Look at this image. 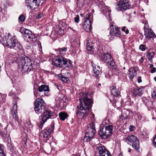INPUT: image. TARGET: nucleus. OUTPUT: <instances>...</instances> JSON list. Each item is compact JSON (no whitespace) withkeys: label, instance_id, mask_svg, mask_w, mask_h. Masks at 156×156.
<instances>
[{"label":"nucleus","instance_id":"774afa93","mask_svg":"<svg viewBox=\"0 0 156 156\" xmlns=\"http://www.w3.org/2000/svg\"><path fill=\"white\" fill-rule=\"evenodd\" d=\"M17 98H18V97H16L15 98V100H16V99H17Z\"/></svg>","mask_w":156,"mask_h":156},{"label":"nucleus","instance_id":"052dcab7","mask_svg":"<svg viewBox=\"0 0 156 156\" xmlns=\"http://www.w3.org/2000/svg\"><path fill=\"white\" fill-rule=\"evenodd\" d=\"M2 99V96L1 94L0 93V101H1Z\"/></svg>","mask_w":156,"mask_h":156},{"label":"nucleus","instance_id":"37998d69","mask_svg":"<svg viewBox=\"0 0 156 156\" xmlns=\"http://www.w3.org/2000/svg\"><path fill=\"white\" fill-rule=\"evenodd\" d=\"M142 23L144 24V29H146L147 28V27L148 26V25L147 24V20H143L142 21Z\"/></svg>","mask_w":156,"mask_h":156},{"label":"nucleus","instance_id":"6e6552de","mask_svg":"<svg viewBox=\"0 0 156 156\" xmlns=\"http://www.w3.org/2000/svg\"><path fill=\"white\" fill-rule=\"evenodd\" d=\"M125 140L128 144H132V146L136 150L139 149V141L137 137H126Z\"/></svg>","mask_w":156,"mask_h":156},{"label":"nucleus","instance_id":"a878e982","mask_svg":"<svg viewBox=\"0 0 156 156\" xmlns=\"http://www.w3.org/2000/svg\"><path fill=\"white\" fill-rule=\"evenodd\" d=\"M154 55V52L149 51L148 52L147 56L148 57V60L151 63L152 62V59L153 58Z\"/></svg>","mask_w":156,"mask_h":156},{"label":"nucleus","instance_id":"f03ea898","mask_svg":"<svg viewBox=\"0 0 156 156\" xmlns=\"http://www.w3.org/2000/svg\"><path fill=\"white\" fill-rule=\"evenodd\" d=\"M13 62L18 64L19 67L22 68V73L32 75L35 71V66L33 65L31 60L23 55H19L16 60H13Z\"/></svg>","mask_w":156,"mask_h":156},{"label":"nucleus","instance_id":"6ab92c4d","mask_svg":"<svg viewBox=\"0 0 156 156\" xmlns=\"http://www.w3.org/2000/svg\"><path fill=\"white\" fill-rule=\"evenodd\" d=\"M54 129V124L53 123L51 122L50 127L48 129H46L44 131L43 133V136H50V134L53 132Z\"/></svg>","mask_w":156,"mask_h":156},{"label":"nucleus","instance_id":"a211bd4d","mask_svg":"<svg viewBox=\"0 0 156 156\" xmlns=\"http://www.w3.org/2000/svg\"><path fill=\"white\" fill-rule=\"evenodd\" d=\"M54 129V124L53 123L51 122L50 127L48 129H46L44 131L43 133V136H50V134L53 132Z\"/></svg>","mask_w":156,"mask_h":156},{"label":"nucleus","instance_id":"6e6d98bb","mask_svg":"<svg viewBox=\"0 0 156 156\" xmlns=\"http://www.w3.org/2000/svg\"><path fill=\"white\" fill-rule=\"evenodd\" d=\"M59 102V105H57L56 106H60L61 105V102H62V100L60 101H58V102Z\"/></svg>","mask_w":156,"mask_h":156},{"label":"nucleus","instance_id":"4d7b16f0","mask_svg":"<svg viewBox=\"0 0 156 156\" xmlns=\"http://www.w3.org/2000/svg\"><path fill=\"white\" fill-rule=\"evenodd\" d=\"M90 115H91V118H94V115L92 112L91 113Z\"/></svg>","mask_w":156,"mask_h":156},{"label":"nucleus","instance_id":"9d476101","mask_svg":"<svg viewBox=\"0 0 156 156\" xmlns=\"http://www.w3.org/2000/svg\"><path fill=\"white\" fill-rule=\"evenodd\" d=\"M101 59L108 66L114 65V61L110 54L108 53L103 54L101 56Z\"/></svg>","mask_w":156,"mask_h":156},{"label":"nucleus","instance_id":"7ed1b4c3","mask_svg":"<svg viewBox=\"0 0 156 156\" xmlns=\"http://www.w3.org/2000/svg\"><path fill=\"white\" fill-rule=\"evenodd\" d=\"M52 64L60 68H62L63 66L70 67L71 66L72 62L62 56H56L53 59Z\"/></svg>","mask_w":156,"mask_h":156},{"label":"nucleus","instance_id":"bf43d9fd","mask_svg":"<svg viewBox=\"0 0 156 156\" xmlns=\"http://www.w3.org/2000/svg\"><path fill=\"white\" fill-rule=\"evenodd\" d=\"M108 17L109 18V20H111V17H110V13L109 12H108Z\"/></svg>","mask_w":156,"mask_h":156},{"label":"nucleus","instance_id":"f704fd0d","mask_svg":"<svg viewBox=\"0 0 156 156\" xmlns=\"http://www.w3.org/2000/svg\"><path fill=\"white\" fill-rule=\"evenodd\" d=\"M142 99L143 101L146 104L149 101V98L143 97L142 98Z\"/></svg>","mask_w":156,"mask_h":156},{"label":"nucleus","instance_id":"412c9836","mask_svg":"<svg viewBox=\"0 0 156 156\" xmlns=\"http://www.w3.org/2000/svg\"><path fill=\"white\" fill-rule=\"evenodd\" d=\"M128 76L130 79H132L136 74V72L133 68H131L129 71Z\"/></svg>","mask_w":156,"mask_h":156},{"label":"nucleus","instance_id":"603ef678","mask_svg":"<svg viewBox=\"0 0 156 156\" xmlns=\"http://www.w3.org/2000/svg\"><path fill=\"white\" fill-rule=\"evenodd\" d=\"M156 71V68L155 67H153L152 68L151 70V72L152 73H154Z\"/></svg>","mask_w":156,"mask_h":156},{"label":"nucleus","instance_id":"b1692460","mask_svg":"<svg viewBox=\"0 0 156 156\" xmlns=\"http://www.w3.org/2000/svg\"><path fill=\"white\" fill-rule=\"evenodd\" d=\"M112 94L115 97H118L120 95V91L115 87H113L112 90Z\"/></svg>","mask_w":156,"mask_h":156},{"label":"nucleus","instance_id":"423d86ee","mask_svg":"<svg viewBox=\"0 0 156 156\" xmlns=\"http://www.w3.org/2000/svg\"><path fill=\"white\" fill-rule=\"evenodd\" d=\"M110 34L108 36V37L110 40H113L114 37H120V31L118 27H116L113 24H111L110 26Z\"/></svg>","mask_w":156,"mask_h":156},{"label":"nucleus","instance_id":"de8ad7c7","mask_svg":"<svg viewBox=\"0 0 156 156\" xmlns=\"http://www.w3.org/2000/svg\"><path fill=\"white\" fill-rule=\"evenodd\" d=\"M26 29H24L23 28H20V31L22 34L23 35L24 34V31L27 30Z\"/></svg>","mask_w":156,"mask_h":156},{"label":"nucleus","instance_id":"2f4dec72","mask_svg":"<svg viewBox=\"0 0 156 156\" xmlns=\"http://www.w3.org/2000/svg\"><path fill=\"white\" fill-rule=\"evenodd\" d=\"M13 103L14 105L12 109V112H17V103L16 101H13Z\"/></svg>","mask_w":156,"mask_h":156},{"label":"nucleus","instance_id":"c85d7f7f","mask_svg":"<svg viewBox=\"0 0 156 156\" xmlns=\"http://www.w3.org/2000/svg\"><path fill=\"white\" fill-rule=\"evenodd\" d=\"M110 66V67H111V68L112 69L113 71L115 72L116 73H115L117 74V73H119V69L115 65V62H114V65H111Z\"/></svg>","mask_w":156,"mask_h":156},{"label":"nucleus","instance_id":"20e7f679","mask_svg":"<svg viewBox=\"0 0 156 156\" xmlns=\"http://www.w3.org/2000/svg\"><path fill=\"white\" fill-rule=\"evenodd\" d=\"M45 102L42 98H37L35 102L34 110L36 113L38 115L42 114L45 110Z\"/></svg>","mask_w":156,"mask_h":156},{"label":"nucleus","instance_id":"49530a36","mask_svg":"<svg viewBox=\"0 0 156 156\" xmlns=\"http://www.w3.org/2000/svg\"><path fill=\"white\" fill-rule=\"evenodd\" d=\"M74 21L75 23H78L79 21V15H77L74 18Z\"/></svg>","mask_w":156,"mask_h":156},{"label":"nucleus","instance_id":"8fccbe9b","mask_svg":"<svg viewBox=\"0 0 156 156\" xmlns=\"http://www.w3.org/2000/svg\"><path fill=\"white\" fill-rule=\"evenodd\" d=\"M44 123H43V122L41 120V121L40 123V124H38V126L40 128H41L43 127V124Z\"/></svg>","mask_w":156,"mask_h":156},{"label":"nucleus","instance_id":"4be33fe9","mask_svg":"<svg viewBox=\"0 0 156 156\" xmlns=\"http://www.w3.org/2000/svg\"><path fill=\"white\" fill-rule=\"evenodd\" d=\"M67 50V48L63 47L62 48H59L57 50L58 53L59 54V56H62L63 57L64 55H66V51Z\"/></svg>","mask_w":156,"mask_h":156},{"label":"nucleus","instance_id":"a18cd8bd","mask_svg":"<svg viewBox=\"0 0 156 156\" xmlns=\"http://www.w3.org/2000/svg\"><path fill=\"white\" fill-rule=\"evenodd\" d=\"M151 96L152 97L156 98V89H154L151 92Z\"/></svg>","mask_w":156,"mask_h":156},{"label":"nucleus","instance_id":"1a4fd4ad","mask_svg":"<svg viewBox=\"0 0 156 156\" xmlns=\"http://www.w3.org/2000/svg\"><path fill=\"white\" fill-rule=\"evenodd\" d=\"M54 113L51 110L45 109L41 114V118L43 123H45L49 119L51 118L54 115Z\"/></svg>","mask_w":156,"mask_h":156},{"label":"nucleus","instance_id":"69168bd1","mask_svg":"<svg viewBox=\"0 0 156 156\" xmlns=\"http://www.w3.org/2000/svg\"><path fill=\"white\" fill-rule=\"evenodd\" d=\"M154 80L156 81V77H154Z\"/></svg>","mask_w":156,"mask_h":156},{"label":"nucleus","instance_id":"79ce46f5","mask_svg":"<svg viewBox=\"0 0 156 156\" xmlns=\"http://www.w3.org/2000/svg\"><path fill=\"white\" fill-rule=\"evenodd\" d=\"M139 48L141 50L143 51H144L146 49V46L142 44L140 45Z\"/></svg>","mask_w":156,"mask_h":156},{"label":"nucleus","instance_id":"0e129e2a","mask_svg":"<svg viewBox=\"0 0 156 156\" xmlns=\"http://www.w3.org/2000/svg\"><path fill=\"white\" fill-rule=\"evenodd\" d=\"M119 156H123L122 154H120L119 155Z\"/></svg>","mask_w":156,"mask_h":156},{"label":"nucleus","instance_id":"f257e3e1","mask_svg":"<svg viewBox=\"0 0 156 156\" xmlns=\"http://www.w3.org/2000/svg\"><path fill=\"white\" fill-rule=\"evenodd\" d=\"M90 96L88 94L85 93L83 97L79 99L80 104L77 106L76 115L80 119L86 118L87 113L92 106L93 101L92 99L89 98Z\"/></svg>","mask_w":156,"mask_h":156},{"label":"nucleus","instance_id":"9b49d317","mask_svg":"<svg viewBox=\"0 0 156 156\" xmlns=\"http://www.w3.org/2000/svg\"><path fill=\"white\" fill-rule=\"evenodd\" d=\"M90 15L88 14L87 15L83 25V29L87 32L90 31L92 28L91 21L89 19Z\"/></svg>","mask_w":156,"mask_h":156},{"label":"nucleus","instance_id":"39448f33","mask_svg":"<svg viewBox=\"0 0 156 156\" xmlns=\"http://www.w3.org/2000/svg\"><path fill=\"white\" fill-rule=\"evenodd\" d=\"M130 6L128 0H121L116 3V9L118 11L125 12L129 9Z\"/></svg>","mask_w":156,"mask_h":156},{"label":"nucleus","instance_id":"0eeeda50","mask_svg":"<svg viewBox=\"0 0 156 156\" xmlns=\"http://www.w3.org/2000/svg\"><path fill=\"white\" fill-rule=\"evenodd\" d=\"M113 126L112 125L106 126L105 129L103 128L99 131L98 134L100 136H112L113 134Z\"/></svg>","mask_w":156,"mask_h":156},{"label":"nucleus","instance_id":"c756f323","mask_svg":"<svg viewBox=\"0 0 156 156\" xmlns=\"http://www.w3.org/2000/svg\"><path fill=\"white\" fill-rule=\"evenodd\" d=\"M10 124L12 127L14 128L18 126L19 125L18 120L12 121V122H10Z\"/></svg>","mask_w":156,"mask_h":156},{"label":"nucleus","instance_id":"473e14b6","mask_svg":"<svg viewBox=\"0 0 156 156\" xmlns=\"http://www.w3.org/2000/svg\"><path fill=\"white\" fill-rule=\"evenodd\" d=\"M90 132L89 133L86 132L85 133V135L84 136H94L95 135V131L90 130Z\"/></svg>","mask_w":156,"mask_h":156},{"label":"nucleus","instance_id":"2eb2a0df","mask_svg":"<svg viewBox=\"0 0 156 156\" xmlns=\"http://www.w3.org/2000/svg\"><path fill=\"white\" fill-rule=\"evenodd\" d=\"M144 35L146 38L150 39L153 37H156L154 33L151 29L147 28L144 29Z\"/></svg>","mask_w":156,"mask_h":156},{"label":"nucleus","instance_id":"bb28decb","mask_svg":"<svg viewBox=\"0 0 156 156\" xmlns=\"http://www.w3.org/2000/svg\"><path fill=\"white\" fill-rule=\"evenodd\" d=\"M122 114L121 116V118L122 119H128L129 116L128 115V112L126 111L125 112L124 111H122Z\"/></svg>","mask_w":156,"mask_h":156},{"label":"nucleus","instance_id":"338daca9","mask_svg":"<svg viewBox=\"0 0 156 156\" xmlns=\"http://www.w3.org/2000/svg\"><path fill=\"white\" fill-rule=\"evenodd\" d=\"M55 86L57 87L58 88V90H59V88H58V86H57L55 84Z\"/></svg>","mask_w":156,"mask_h":156},{"label":"nucleus","instance_id":"4468645a","mask_svg":"<svg viewBox=\"0 0 156 156\" xmlns=\"http://www.w3.org/2000/svg\"><path fill=\"white\" fill-rule=\"evenodd\" d=\"M38 90L40 93L39 95L40 96H44L45 95V92L49 91V89L48 86L42 85L39 87L38 88Z\"/></svg>","mask_w":156,"mask_h":156},{"label":"nucleus","instance_id":"c03bdc74","mask_svg":"<svg viewBox=\"0 0 156 156\" xmlns=\"http://www.w3.org/2000/svg\"><path fill=\"white\" fill-rule=\"evenodd\" d=\"M0 156H5L3 150L2 148L1 144H0Z\"/></svg>","mask_w":156,"mask_h":156},{"label":"nucleus","instance_id":"09e8293b","mask_svg":"<svg viewBox=\"0 0 156 156\" xmlns=\"http://www.w3.org/2000/svg\"><path fill=\"white\" fill-rule=\"evenodd\" d=\"M43 16V14L42 13H40L37 16L36 18L38 19H41Z\"/></svg>","mask_w":156,"mask_h":156},{"label":"nucleus","instance_id":"5701e85b","mask_svg":"<svg viewBox=\"0 0 156 156\" xmlns=\"http://www.w3.org/2000/svg\"><path fill=\"white\" fill-rule=\"evenodd\" d=\"M59 116L60 120L62 121H64L67 118L68 115L66 113L63 112H60L58 114Z\"/></svg>","mask_w":156,"mask_h":156},{"label":"nucleus","instance_id":"ea45409f","mask_svg":"<svg viewBox=\"0 0 156 156\" xmlns=\"http://www.w3.org/2000/svg\"><path fill=\"white\" fill-rule=\"evenodd\" d=\"M146 105L148 107L150 108H152L153 107V102L152 101H149Z\"/></svg>","mask_w":156,"mask_h":156},{"label":"nucleus","instance_id":"4c0bfd02","mask_svg":"<svg viewBox=\"0 0 156 156\" xmlns=\"http://www.w3.org/2000/svg\"><path fill=\"white\" fill-rule=\"evenodd\" d=\"M122 31L125 32L126 34H127L129 33V31L128 29L126 27L124 26L122 28Z\"/></svg>","mask_w":156,"mask_h":156},{"label":"nucleus","instance_id":"f8f14e48","mask_svg":"<svg viewBox=\"0 0 156 156\" xmlns=\"http://www.w3.org/2000/svg\"><path fill=\"white\" fill-rule=\"evenodd\" d=\"M91 65L93 68V70L94 73V76L97 77L102 73V69L98 66L95 64L93 62H91Z\"/></svg>","mask_w":156,"mask_h":156},{"label":"nucleus","instance_id":"f3484780","mask_svg":"<svg viewBox=\"0 0 156 156\" xmlns=\"http://www.w3.org/2000/svg\"><path fill=\"white\" fill-rule=\"evenodd\" d=\"M143 89V87L134 89L131 92L133 96L135 97L141 96L144 92Z\"/></svg>","mask_w":156,"mask_h":156},{"label":"nucleus","instance_id":"e2e57ef3","mask_svg":"<svg viewBox=\"0 0 156 156\" xmlns=\"http://www.w3.org/2000/svg\"><path fill=\"white\" fill-rule=\"evenodd\" d=\"M110 102H111L112 103H113L114 102L113 101H112V100L111 99H110Z\"/></svg>","mask_w":156,"mask_h":156},{"label":"nucleus","instance_id":"cd10ccee","mask_svg":"<svg viewBox=\"0 0 156 156\" xmlns=\"http://www.w3.org/2000/svg\"><path fill=\"white\" fill-rule=\"evenodd\" d=\"M58 77L62 81L65 83L67 82L69 80L68 77H66L61 74H60L58 75Z\"/></svg>","mask_w":156,"mask_h":156},{"label":"nucleus","instance_id":"5fc2aeb1","mask_svg":"<svg viewBox=\"0 0 156 156\" xmlns=\"http://www.w3.org/2000/svg\"><path fill=\"white\" fill-rule=\"evenodd\" d=\"M154 137V138L153 140V144L156 148V137Z\"/></svg>","mask_w":156,"mask_h":156},{"label":"nucleus","instance_id":"72a5a7b5","mask_svg":"<svg viewBox=\"0 0 156 156\" xmlns=\"http://www.w3.org/2000/svg\"><path fill=\"white\" fill-rule=\"evenodd\" d=\"M12 115L13 118L15 120H19V118L17 115V112H12Z\"/></svg>","mask_w":156,"mask_h":156},{"label":"nucleus","instance_id":"58836bf2","mask_svg":"<svg viewBox=\"0 0 156 156\" xmlns=\"http://www.w3.org/2000/svg\"><path fill=\"white\" fill-rule=\"evenodd\" d=\"M100 156H111L110 152L108 151H107L105 152L103 154H102Z\"/></svg>","mask_w":156,"mask_h":156},{"label":"nucleus","instance_id":"a19ab883","mask_svg":"<svg viewBox=\"0 0 156 156\" xmlns=\"http://www.w3.org/2000/svg\"><path fill=\"white\" fill-rule=\"evenodd\" d=\"M93 137H83V139L84 141V142H88L91 140Z\"/></svg>","mask_w":156,"mask_h":156},{"label":"nucleus","instance_id":"7c9ffc66","mask_svg":"<svg viewBox=\"0 0 156 156\" xmlns=\"http://www.w3.org/2000/svg\"><path fill=\"white\" fill-rule=\"evenodd\" d=\"M88 127L90 128V130H92V131H94L96 132L95 124L94 122H91L90 123Z\"/></svg>","mask_w":156,"mask_h":156},{"label":"nucleus","instance_id":"393cba45","mask_svg":"<svg viewBox=\"0 0 156 156\" xmlns=\"http://www.w3.org/2000/svg\"><path fill=\"white\" fill-rule=\"evenodd\" d=\"M87 48L88 51H92L94 49V46L92 43L90 41H87Z\"/></svg>","mask_w":156,"mask_h":156},{"label":"nucleus","instance_id":"dca6fc26","mask_svg":"<svg viewBox=\"0 0 156 156\" xmlns=\"http://www.w3.org/2000/svg\"><path fill=\"white\" fill-rule=\"evenodd\" d=\"M8 38H6V44L7 46L10 48H13L16 46V40L13 38H10L8 36Z\"/></svg>","mask_w":156,"mask_h":156},{"label":"nucleus","instance_id":"13d9d810","mask_svg":"<svg viewBox=\"0 0 156 156\" xmlns=\"http://www.w3.org/2000/svg\"><path fill=\"white\" fill-rule=\"evenodd\" d=\"M77 5L78 6H79L80 5V0H77Z\"/></svg>","mask_w":156,"mask_h":156},{"label":"nucleus","instance_id":"680f3d73","mask_svg":"<svg viewBox=\"0 0 156 156\" xmlns=\"http://www.w3.org/2000/svg\"><path fill=\"white\" fill-rule=\"evenodd\" d=\"M153 66V65L152 64H151L150 65V67L151 68Z\"/></svg>","mask_w":156,"mask_h":156},{"label":"nucleus","instance_id":"3c124183","mask_svg":"<svg viewBox=\"0 0 156 156\" xmlns=\"http://www.w3.org/2000/svg\"><path fill=\"white\" fill-rule=\"evenodd\" d=\"M129 130L131 131H133L135 129V127L134 126H131L130 125V126L129 128Z\"/></svg>","mask_w":156,"mask_h":156},{"label":"nucleus","instance_id":"e433bc0d","mask_svg":"<svg viewBox=\"0 0 156 156\" xmlns=\"http://www.w3.org/2000/svg\"><path fill=\"white\" fill-rule=\"evenodd\" d=\"M19 20L22 22H24L25 20L24 16L23 15H21L19 17Z\"/></svg>","mask_w":156,"mask_h":156},{"label":"nucleus","instance_id":"aec40b11","mask_svg":"<svg viewBox=\"0 0 156 156\" xmlns=\"http://www.w3.org/2000/svg\"><path fill=\"white\" fill-rule=\"evenodd\" d=\"M95 151L96 152L99 153L100 155L102 154H103L105 151H108L106 150L105 147L102 144H100L98 146H96Z\"/></svg>","mask_w":156,"mask_h":156},{"label":"nucleus","instance_id":"864d4df0","mask_svg":"<svg viewBox=\"0 0 156 156\" xmlns=\"http://www.w3.org/2000/svg\"><path fill=\"white\" fill-rule=\"evenodd\" d=\"M141 77L139 76L137 78V82L138 83H140L142 82Z\"/></svg>","mask_w":156,"mask_h":156},{"label":"nucleus","instance_id":"c9c22d12","mask_svg":"<svg viewBox=\"0 0 156 156\" xmlns=\"http://www.w3.org/2000/svg\"><path fill=\"white\" fill-rule=\"evenodd\" d=\"M16 47L20 51H23V48L22 46L20 43H17Z\"/></svg>","mask_w":156,"mask_h":156},{"label":"nucleus","instance_id":"ddd939ff","mask_svg":"<svg viewBox=\"0 0 156 156\" xmlns=\"http://www.w3.org/2000/svg\"><path fill=\"white\" fill-rule=\"evenodd\" d=\"M23 36L25 37L28 38L29 41H33L36 38L35 35L31 31L27 29L25 31Z\"/></svg>","mask_w":156,"mask_h":156}]
</instances>
